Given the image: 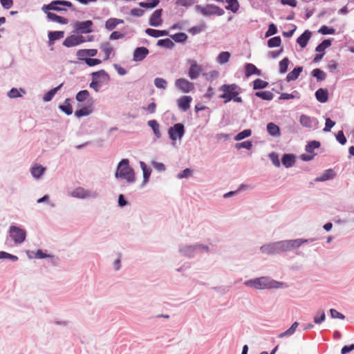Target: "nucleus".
I'll use <instances>...</instances> for the list:
<instances>
[{
	"label": "nucleus",
	"instance_id": "8",
	"mask_svg": "<svg viewBox=\"0 0 354 354\" xmlns=\"http://www.w3.org/2000/svg\"><path fill=\"white\" fill-rule=\"evenodd\" d=\"M62 6L71 7L72 3L67 1H54L48 5H44L43 6V10L44 12H46V10H64L65 9L63 8Z\"/></svg>",
	"mask_w": 354,
	"mask_h": 354
},
{
	"label": "nucleus",
	"instance_id": "62",
	"mask_svg": "<svg viewBox=\"0 0 354 354\" xmlns=\"http://www.w3.org/2000/svg\"><path fill=\"white\" fill-rule=\"evenodd\" d=\"M336 139L341 145H344L346 142V138L342 131H339L336 135Z\"/></svg>",
	"mask_w": 354,
	"mask_h": 354
},
{
	"label": "nucleus",
	"instance_id": "24",
	"mask_svg": "<svg viewBox=\"0 0 354 354\" xmlns=\"http://www.w3.org/2000/svg\"><path fill=\"white\" fill-rule=\"evenodd\" d=\"M71 195L73 197L77 198H86L91 196L90 192L87 190H85L82 187H77L75 189H74L71 194Z\"/></svg>",
	"mask_w": 354,
	"mask_h": 354
},
{
	"label": "nucleus",
	"instance_id": "22",
	"mask_svg": "<svg viewBox=\"0 0 354 354\" xmlns=\"http://www.w3.org/2000/svg\"><path fill=\"white\" fill-rule=\"evenodd\" d=\"M145 32L153 37H159L162 36H167L169 35V32L167 30H156V29H151V28H147L145 30Z\"/></svg>",
	"mask_w": 354,
	"mask_h": 354
},
{
	"label": "nucleus",
	"instance_id": "45",
	"mask_svg": "<svg viewBox=\"0 0 354 354\" xmlns=\"http://www.w3.org/2000/svg\"><path fill=\"white\" fill-rule=\"evenodd\" d=\"M330 45L331 41L330 39H325L316 47L315 50L317 52L321 53L327 48H328L329 46H330Z\"/></svg>",
	"mask_w": 354,
	"mask_h": 354
},
{
	"label": "nucleus",
	"instance_id": "29",
	"mask_svg": "<svg viewBox=\"0 0 354 354\" xmlns=\"http://www.w3.org/2000/svg\"><path fill=\"white\" fill-rule=\"evenodd\" d=\"M267 131L270 136H277L280 135L279 127L273 122L267 124Z\"/></svg>",
	"mask_w": 354,
	"mask_h": 354
},
{
	"label": "nucleus",
	"instance_id": "49",
	"mask_svg": "<svg viewBox=\"0 0 354 354\" xmlns=\"http://www.w3.org/2000/svg\"><path fill=\"white\" fill-rule=\"evenodd\" d=\"M254 89L264 88L268 86V83L261 79H257L253 82Z\"/></svg>",
	"mask_w": 354,
	"mask_h": 354
},
{
	"label": "nucleus",
	"instance_id": "12",
	"mask_svg": "<svg viewBox=\"0 0 354 354\" xmlns=\"http://www.w3.org/2000/svg\"><path fill=\"white\" fill-rule=\"evenodd\" d=\"M190 67L188 71V75L191 80L196 79L202 71V67L198 65L195 60H191Z\"/></svg>",
	"mask_w": 354,
	"mask_h": 354
},
{
	"label": "nucleus",
	"instance_id": "43",
	"mask_svg": "<svg viewBox=\"0 0 354 354\" xmlns=\"http://www.w3.org/2000/svg\"><path fill=\"white\" fill-rule=\"evenodd\" d=\"M157 45L160 46L168 48H171L174 47V44L171 39L167 38V39L158 40Z\"/></svg>",
	"mask_w": 354,
	"mask_h": 354
},
{
	"label": "nucleus",
	"instance_id": "60",
	"mask_svg": "<svg viewBox=\"0 0 354 354\" xmlns=\"http://www.w3.org/2000/svg\"><path fill=\"white\" fill-rule=\"evenodd\" d=\"M277 32V28L276 26L274 24H271L269 27L268 30L266 32V37H268L271 35H275Z\"/></svg>",
	"mask_w": 354,
	"mask_h": 354
},
{
	"label": "nucleus",
	"instance_id": "38",
	"mask_svg": "<svg viewBox=\"0 0 354 354\" xmlns=\"http://www.w3.org/2000/svg\"><path fill=\"white\" fill-rule=\"evenodd\" d=\"M70 99H66L64 102V104L60 105L59 106V109H61L63 112H64L67 115H71L73 113V107L69 103Z\"/></svg>",
	"mask_w": 354,
	"mask_h": 354
},
{
	"label": "nucleus",
	"instance_id": "50",
	"mask_svg": "<svg viewBox=\"0 0 354 354\" xmlns=\"http://www.w3.org/2000/svg\"><path fill=\"white\" fill-rule=\"evenodd\" d=\"M154 84L158 88L165 89L167 88V81L161 77H156L154 80Z\"/></svg>",
	"mask_w": 354,
	"mask_h": 354
},
{
	"label": "nucleus",
	"instance_id": "46",
	"mask_svg": "<svg viewBox=\"0 0 354 354\" xmlns=\"http://www.w3.org/2000/svg\"><path fill=\"white\" fill-rule=\"evenodd\" d=\"M64 37L63 31H54L48 33V38L50 41L58 40Z\"/></svg>",
	"mask_w": 354,
	"mask_h": 354
},
{
	"label": "nucleus",
	"instance_id": "2",
	"mask_svg": "<svg viewBox=\"0 0 354 354\" xmlns=\"http://www.w3.org/2000/svg\"><path fill=\"white\" fill-rule=\"evenodd\" d=\"M219 91L223 92L219 97L223 99L225 103H227L231 100L239 103L242 102V98L239 96L241 93V88L237 84H223L219 87Z\"/></svg>",
	"mask_w": 354,
	"mask_h": 354
},
{
	"label": "nucleus",
	"instance_id": "57",
	"mask_svg": "<svg viewBox=\"0 0 354 354\" xmlns=\"http://www.w3.org/2000/svg\"><path fill=\"white\" fill-rule=\"evenodd\" d=\"M319 32L322 35L334 34L335 32V30L333 28H329L327 26L324 25L319 28Z\"/></svg>",
	"mask_w": 354,
	"mask_h": 354
},
{
	"label": "nucleus",
	"instance_id": "15",
	"mask_svg": "<svg viewBox=\"0 0 354 354\" xmlns=\"http://www.w3.org/2000/svg\"><path fill=\"white\" fill-rule=\"evenodd\" d=\"M149 54V50L146 47H138L133 51V60L140 62Z\"/></svg>",
	"mask_w": 354,
	"mask_h": 354
},
{
	"label": "nucleus",
	"instance_id": "48",
	"mask_svg": "<svg viewBox=\"0 0 354 354\" xmlns=\"http://www.w3.org/2000/svg\"><path fill=\"white\" fill-rule=\"evenodd\" d=\"M252 134V131L250 129H245L243 131L239 133L235 137V140H241L245 138L250 136Z\"/></svg>",
	"mask_w": 354,
	"mask_h": 354
},
{
	"label": "nucleus",
	"instance_id": "28",
	"mask_svg": "<svg viewBox=\"0 0 354 354\" xmlns=\"http://www.w3.org/2000/svg\"><path fill=\"white\" fill-rule=\"evenodd\" d=\"M63 83L60 84L58 86L48 91L43 97V100L44 102L50 101L56 93L62 87Z\"/></svg>",
	"mask_w": 354,
	"mask_h": 354
},
{
	"label": "nucleus",
	"instance_id": "47",
	"mask_svg": "<svg viewBox=\"0 0 354 354\" xmlns=\"http://www.w3.org/2000/svg\"><path fill=\"white\" fill-rule=\"evenodd\" d=\"M326 315L323 310H319L314 317V322L315 324H321L325 320Z\"/></svg>",
	"mask_w": 354,
	"mask_h": 354
},
{
	"label": "nucleus",
	"instance_id": "16",
	"mask_svg": "<svg viewBox=\"0 0 354 354\" xmlns=\"http://www.w3.org/2000/svg\"><path fill=\"white\" fill-rule=\"evenodd\" d=\"M162 9L156 10L153 12V13L151 15L150 19H149V24L151 26L158 27L161 25L162 24Z\"/></svg>",
	"mask_w": 354,
	"mask_h": 354
},
{
	"label": "nucleus",
	"instance_id": "32",
	"mask_svg": "<svg viewBox=\"0 0 354 354\" xmlns=\"http://www.w3.org/2000/svg\"><path fill=\"white\" fill-rule=\"evenodd\" d=\"M335 176V173L333 169H327L326 170L324 174L319 176L317 177L315 180L316 181H325L329 179L333 178Z\"/></svg>",
	"mask_w": 354,
	"mask_h": 354
},
{
	"label": "nucleus",
	"instance_id": "55",
	"mask_svg": "<svg viewBox=\"0 0 354 354\" xmlns=\"http://www.w3.org/2000/svg\"><path fill=\"white\" fill-rule=\"evenodd\" d=\"M205 28V24H202L200 26H194L189 29V32L194 35L197 33L202 32Z\"/></svg>",
	"mask_w": 354,
	"mask_h": 354
},
{
	"label": "nucleus",
	"instance_id": "56",
	"mask_svg": "<svg viewBox=\"0 0 354 354\" xmlns=\"http://www.w3.org/2000/svg\"><path fill=\"white\" fill-rule=\"evenodd\" d=\"M20 91H22L24 93H25V91L21 88H20V90L19 91L18 89H17L15 88H12L8 92V95L10 98L19 97L21 96V95L20 94Z\"/></svg>",
	"mask_w": 354,
	"mask_h": 354
},
{
	"label": "nucleus",
	"instance_id": "26",
	"mask_svg": "<svg viewBox=\"0 0 354 354\" xmlns=\"http://www.w3.org/2000/svg\"><path fill=\"white\" fill-rule=\"evenodd\" d=\"M47 17L49 20L61 24H66L68 23L67 19L63 17L58 16L52 12H47Z\"/></svg>",
	"mask_w": 354,
	"mask_h": 354
},
{
	"label": "nucleus",
	"instance_id": "7",
	"mask_svg": "<svg viewBox=\"0 0 354 354\" xmlns=\"http://www.w3.org/2000/svg\"><path fill=\"white\" fill-rule=\"evenodd\" d=\"M169 138L174 141L181 139L185 133L184 125L181 123L175 124L168 131Z\"/></svg>",
	"mask_w": 354,
	"mask_h": 354
},
{
	"label": "nucleus",
	"instance_id": "63",
	"mask_svg": "<svg viewBox=\"0 0 354 354\" xmlns=\"http://www.w3.org/2000/svg\"><path fill=\"white\" fill-rule=\"evenodd\" d=\"M330 315H331L332 318H339V319H345V316L344 315H342V313H339L338 311H337L335 309H330Z\"/></svg>",
	"mask_w": 354,
	"mask_h": 354
},
{
	"label": "nucleus",
	"instance_id": "34",
	"mask_svg": "<svg viewBox=\"0 0 354 354\" xmlns=\"http://www.w3.org/2000/svg\"><path fill=\"white\" fill-rule=\"evenodd\" d=\"M300 124L306 128H312L313 121L310 118V117L306 115H301L299 119Z\"/></svg>",
	"mask_w": 354,
	"mask_h": 354
},
{
	"label": "nucleus",
	"instance_id": "64",
	"mask_svg": "<svg viewBox=\"0 0 354 354\" xmlns=\"http://www.w3.org/2000/svg\"><path fill=\"white\" fill-rule=\"evenodd\" d=\"M124 37V34L120 32H118V31H113L111 35H110V39H122Z\"/></svg>",
	"mask_w": 354,
	"mask_h": 354
},
{
	"label": "nucleus",
	"instance_id": "59",
	"mask_svg": "<svg viewBox=\"0 0 354 354\" xmlns=\"http://www.w3.org/2000/svg\"><path fill=\"white\" fill-rule=\"evenodd\" d=\"M84 62L89 66H95V65H98V64H101V62H102V61L100 59H99L91 58V57H88V59H86L84 60Z\"/></svg>",
	"mask_w": 354,
	"mask_h": 354
},
{
	"label": "nucleus",
	"instance_id": "44",
	"mask_svg": "<svg viewBox=\"0 0 354 354\" xmlns=\"http://www.w3.org/2000/svg\"><path fill=\"white\" fill-rule=\"evenodd\" d=\"M89 97V93L87 90H83L78 92L76 95V100L78 102H82L88 99Z\"/></svg>",
	"mask_w": 354,
	"mask_h": 354
},
{
	"label": "nucleus",
	"instance_id": "31",
	"mask_svg": "<svg viewBox=\"0 0 354 354\" xmlns=\"http://www.w3.org/2000/svg\"><path fill=\"white\" fill-rule=\"evenodd\" d=\"M100 49L104 53L105 55L104 60L109 59L111 54L113 50L111 45L109 42L102 44L100 46Z\"/></svg>",
	"mask_w": 354,
	"mask_h": 354
},
{
	"label": "nucleus",
	"instance_id": "5",
	"mask_svg": "<svg viewBox=\"0 0 354 354\" xmlns=\"http://www.w3.org/2000/svg\"><path fill=\"white\" fill-rule=\"evenodd\" d=\"M196 8L197 11H198L204 16H222L225 13L224 10L222 8L214 4H207L205 6H196Z\"/></svg>",
	"mask_w": 354,
	"mask_h": 354
},
{
	"label": "nucleus",
	"instance_id": "58",
	"mask_svg": "<svg viewBox=\"0 0 354 354\" xmlns=\"http://www.w3.org/2000/svg\"><path fill=\"white\" fill-rule=\"evenodd\" d=\"M252 144L251 141H245L243 142H239L236 144V148L237 149H240L242 148H245L247 149H250L252 148Z\"/></svg>",
	"mask_w": 354,
	"mask_h": 354
},
{
	"label": "nucleus",
	"instance_id": "27",
	"mask_svg": "<svg viewBox=\"0 0 354 354\" xmlns=\"http://www.w3.org/2000/svg\"><path fill=\"white\" fill-rule=\"evenodd\" d=\"M245 73L247 77L253 74L259 75L261 74V71L259 70L254 64H247L245 66Z\"/></svg>",
	"mask_w": 354,
	"mask_h": 354
},
{
	"label": "nucleus",
	"instance_id": "1",
	"mask_svg": "<svg viewBox=\"0 0 354 354\" xmlns=\"http://www.w3.org/2000/svg\"><path fill=\"white\" fill-rule=\"evenodd\" d=\"M244 284L248 287H252L257 290L279 288L283 285L282 282L276 281L266 277L246 281Z\"/></svg>",
	"mask_w": 354,
	"mask_h": 354
},
{
	"label": "nucleus",
	"instance_id": "4",
	"mask_svg": "<svg viewBox=\"0 0 354 354\" xmlns=\"http://www.w3.org/2000/svg\"><path fill=\"white\" fill-rule=\"evenodd\" d=\"M306 239L286 240L276 242L278 252L289 251L293 248H299L301 244L306 243Z\"/></svg>",
	"mask_w": 354,
	"mask_h": 354
},
{
	"label": "nucleus",
	"instance_id": "35",
	"mask_svg": "<svg viewBox=\"0 0 354 354\" xmlns=\"http://www.w3.org/2000/svg\"><path fill=\"white\" fill-rule=\"evenodd\" d=\"M148 125L153 129V131L157 138H160L161 133L160 131V126L156 120H152L148 122Z\"/></svg>",
	"mask_w": 354,
	"mask_h": 354
},
{
	"label": "nucleus",
	"instance_id": "39",
	"mask_svg": "<svg viewBox=\"0 0 354 354\" xmlns=\"http://www.w3.org/2000/svg\"><path fill=\"white\" fill-rule=\"evenodd\" d=\"M281 44V39L279 36L272 37L268 41V46L269 48L279 47Z\"/></svg>",
	"mask_w": 354,
	"mask_h": 354
},
{
	"label": "nucleus",
	"instance_id": "3",
	"mask_svg": "<svg viewBox=\"0 0 354 354\" xmlns=\"http://www.w3.org/2000/svg\"><path fill=\"white\" fill-rule=\"evenodd\" d=\"M116 178H121L126 180L128 183L135 181V174L133 169L129 166V162L127 159H122L118 164L115 173Z\"/></svg>",
	"mask_w": 354,
	"mask_h": 354
},
{
	"label": "nucleus",
	"instance_id": "41",
	"mask_svg": "<svg viewBox=\"0 0 354 354\" xmlns=\"http://www.w3.org/2000/svg\"><path fill=\"white\" fill-rule=\"evenodd\" d=\"M312 75L313 77L317 78V81L324 80L326 77V73L319 68L314 69L312 71Z\"/></svg>",
	"mask_w": 354,
	"mask_h": 354
},
{
	"label": "nucleus",
	"instance_id": "19",
	"mask_svg": "<svg viewBox=\"0 0 354 354\" xmlns=\"http://www.w3.org/2000/svg\"><path fill=\"white\" fill-rule=\"evenodd\" d=\"M311 32L308 30H306L297 39V44L301 47L305 48L308 44V41L310 39Z\"/></svg>",
	"mask_w": 354,
	"mask_h": 354
},
{
	"label": "nucleus",
	"instance_id": "61",
	"mask_svg": "<svg viewBox=\"0 0 354 354\" xmlns=\"http://www.w3.org/2000/svg\"><path fill=\"white\" fill-rule=\"evenodd\" d=\"M335 122L331 120L330 118H326L324 131L326 132L330 131L331 128L335 126Z\"/></svg>",
	"mask_w": 354,
	"mask_h": 354
},
{
	"label": "nucleus",
	"instance_id": "9",
	"mask_svg": "<svg viewBox=\"0 0 354 354\" xmlns=\"http://www.w3.org/2000/svg\"><path fill=\"white\" fill-rule=\"evenodd\" d=\"M93 22L91 20L85 21H76L73 27L77 33H89L92 32Z\"/></svg>",
	"mask_w": 354,
	"mask_h": 354
},
{
	"label": "nucleus",
	"instance_id": "42",
	"mask_svg": "<svg viewBox=\"0 0 354 354\" xmlns=\"http://www.w3.org/2000/svg\"><path fill=\"white\" fill-rule=\"evenodd\" d=\"M290 61L288 57H284L279 62V72L280 73H285L287 71Z\"/></svg>",
	"mask_w": 354,
	"mask_h": 354
},
{
	"label": "nucleus",
	"instance_id": "52",
	"mask_svg": "<svg viewBox=\"0 0 354 354\" xmlns=\"http://www.w3.org/2000/svg\"><path fill=\"white\" fill-rule=\"evenodd\" d=\"M320 143L317 141H311L306 146V151L308 153H313L315 149L319 148Z\"/></svg>",
	"mask_w": 354,
	"mask_h": 354
},
{
	"label": "nucleus",
	"instance_id": "21",
	"mask_svg": "<svg viewBox=\"0 0 354 354\" xmlns=\"http://www.w3.org/2000/svg\"><path fill=\"white\" fill-rule=\"evenodd\" d=\"M124 23L122 19L110 18L105 23V28L109 30H113L118 25Z\"/></svg>",
	"mask_w": 354,
	"mask_h": 354
},
{
	"label": "nucleus",
	"instance_id": "17",
	"mask_svg": "<svg viewBox=\"0 0 354 354\" xmlns=\"http://www.w3.org/2000/svg\"><path fill=\"white\" fill-rule=\"evenodd\" d=\"M192 101V97L191 96H183L178 100V106L182 111H186L189 109Z\"/></svg>",
	"mask_w": 354,
	"mask_h": 354
},
{
	"label": "nucleus",
	"instance_id": "11",
	"mask_svg": "<svg viewBox=\"0 0 354 354\" xmlns=\"http://www.w3.org/2000/svg\"><path fill=\"white\" fill-rule=\"evenodd\" d=\"M85 41V39L82 35H72L68 36L64 41L63 45L66 47L70 48L80 45Z\"/></svg>",
	"mask_w": 354,
	"mask_h": 354
},
{
	"label": "nucleus",
	"instance_id": "40",
	"mask_svg": "<svg viewBox=\"0 0 354 354\" xmlns=\"http://www.w3.org/2000/svg\"><path fill=\"white\" fill-rule=\"evenodd\" d=\"M230 57V53L227 51H223V52H221L218 55V56L217 57V61L218 63H220L221 64H225L229 61Z\"/></svg>",
	"mask_w": 354,
	"mask_h": 354
},
{
	"label": "nucleus",
	"instance_id": "33",
	"mask_svg": "<svg viewBox=\"0 0 354 354\" xmlns=\"http://www.w3.org/2000/svg\"><path fill=\"white\" fill-rule=\"evenodd\" d=\"M282 164L286 167H292L295 163V157L292 154H285L282 157Z\"/></svg>",
	"mask_w": 354,
	"mask_h": 354
},
{
	"label": "nucleus",
	"instance_id": "14",
	"mask_svg": "<svg viewBox=\"0 0 354 354\" xmlns=\"http://www.w3.org/2000/svg\"><path fill=\"white\" fill-rule=\"evenodd\" d=\"M97 53V49H80L77 52V59L80 60H85L89 57H95Z\"/></svg>",
	"mask_w": 354,
	"mask_h": 354
},
{
	"label": "nucleus",
	"instance_id": "25",
	"mask_svg": "<svg viewBox=\"0 0 354 354\" xmlns=\"http://www.w3.org/2000/svg\"><path fill=\"white\" fill-rule=\"evenodd\" d=\"M303 68L301 66L295 68L291 72H290L287 76L286 80L288 82L294 81L298 78L300 73H301Z\"/></svg>",
	"mask_w": 354,
	"mask_h": 354
},
{
	"label": "nucleus",
	"instance_id": "30",
	"mask_svg": "<svg viewBox=\"0 0 354 354\" xmlns=\"http://www.w3.org/2000/svg\"><path fill=\"white\" fill-rule=\"evenodd\" d=\"M227 6L225 9L231 10L232 12L236 13L239 8V3L238 0H225Z\"/></svg>",
	"mask_w": 354,
	"mask_h": 354
},
{
	"label": "nucleus",
	"instance_id": "51",
	"mask_svg": "<svg viewBox=\"0 0 354 354\" xmlns=\"http://www.w3.org/2000/svg\"><path fill=\"white\" fill-rule=\"evenodd\" d=\"M158 3V0H150L149 2H140L139 3V6L142 8H155Z\"/></svg>",
	"mask_w": 354,
	"mask_h": 354
},
{
	"label": "nucleus",
	"instance_id": "13",
	"mask_svg": "<svg viewBox=\"0 0 354 354\" xmlns=\"http://www.w3.org/2000/svg\"><path fill=\"white\" fill-rule=\"evenodd\" d=\"M91 77L92 80L97 81L99 84L106 82L110 80L109 74L104 70H100L92 73Z\"/></svg>",
	"mask_w": 354,
	"mask_h": 354
},
{
	"label": "nucleus",
	"instance_id": "53",
	"mask_svg": "<svg viewBox=\"0 0 354 354\" xmlns=\"http://www.w3.org/2000/svg\"><path fill=\"white\" fill-rule=\"evenodd\" d=\"M176 42H183L187 39V36L184 32H178L171 36Z\"/></svg>",
	"mask_w": 354,
	"mask_h": 354
},
{
	"label": "nucleus",
	"instance_id": "36",
	"mask_svg": "<svg viewBox=\"0 0 354 354\" xmlns=\"http://www.w3.org/2000/svg\"><path fill=\"white\" fill-rule=\"evenodd\" d=\"M255 95L266 100H271L274 97V94L269 91L256 92Z\"/></svg>",
	"mask_w": 354,
	"mask_h": 354
},
{
	"label": "nucleus",
	"instance_id": "54",
	"mask_svg": "<svg viewBox=\"0 0 354 354\" xmlns=\"http://www.w3.org/2000/svg\"><path fill=\"white\" fill-rule=\"evenodd\" d=\"M91 112V110L89 109L88 107H84L82 109H80L79 110H77L75 112V115L76 117H82V116H86L88 115Z\"/></svg>",
	"mask_w": 354,
	"mask_h": 354
},
{
	"label": "nucleus",
	"instance_id": "10",
	"mask_svg": "<svg viewBox=\"0 0 354 354\" xmlns=\"http://www.w3.org/2000/svg\"><path fill=\"white\" fill-rule=\"evenodd\" d=\"M175 86L183 93H189L194 88V84L185 78L177 79Z\"/></svg>",
	"mask_w": 354,
	"mask_h": 354
},
{
	"label": "nucleus",
	"instance_id": "20",
	"mask_svg": "<svg viewBox=\"0 0 354 354\" xmlns=\"http://www.w3.org/2000/svg\"><path fill=\"white\" fill-rule=\"evenodd\" d=\"M315 97L317 101L322 103H324L327 102L328 99V92L327 89L319 88L315 92Z\"/></svg>",
	"mask_w": 354,
	"mask_h": 354
},
{
	"label": "nucleus",
	"instance_id": "6",
	"mask_svg": "<svg viewBox=\"0 0 354 354\" xmlns=\"http://www.w3.org/2000/svg\"><path fill=\"white\" fill-rule=\"evenodd\" d=\"M9 232L10 236L16 243H23L26 236V231L17 226H10Z\"/></svg>",
	"mask_w": 354,
	"mask_h": 354
},
{
	"label": "nucleus",
	"instance_id": "18",
	"mask_svg": "<svg viewBox=\"0 0 354 354\" xmlns=\"http://www.w3.org/2000/svg\"><path fill=\"white\" fill-rule=\"evenodd\" d=\"M260 250L267 254H279L276 242L261 246Z\"/></svg>",
	"mask_w": 354,
	"mask_h": 354
},
{
	"label": "nucleus",
	"instance_id": "37",
	"mask_svg": "<svg viewBox=\"0 0 354 354\" xmlns=\"http://www.w3.org/2000/svg\"><path fill=\"white\" fill-rule=\"evenodd\" d=\"M44 171H45V168L43 167L42 166L35 165V166L32 167V168L31 169V174L34 177L38 178L43 174Z\"/></svg>",
	"mask_w": 354,
	"mask_h": 354
},
{
	"label": "nucleus",
	"instance_id": "23",
	"mask_svg": "<svg viewBox=\"0 0 354 354\" xmlns=\"http://www.w3.org/2000/svg\"><path fill=\"white\" fill-rule=\"evenodd\" d=\"M140 166L143 172V184L145 185L149 181L151 169L142 161L140 162Z\"/></svg>",
	"mask_w": 354,
	"mask_h": 354
}]
</instances>
